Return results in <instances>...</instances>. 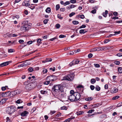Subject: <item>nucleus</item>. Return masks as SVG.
Returning <instances> with one entry per match:
<instances>
[{"mask_svg": "<svg viewBox=\"0 0 122 122\" xmlns=\"http://www.w3.org/2000/svg\"><path fill=\"white\" fill-rule=\"evenodd\" d=\"M74 76L75 74L73 73L70 74L69 75L64 76L61 80L71 81L73 79Z\"/></svg>", "mask_w": 122, "mask_h": 122, "instance_id": "obj_1", "label": "nucleus"}, {"mask_svg": "<svg viewBox=\"0 0 122 122\" xmlns=\"http://www.w3.org/2000/svg\"><path fill=\"white\" fill-rule=\"evenodd\" d=\"M16 108L14 106L7 107L6 109V112L9 114H11L15 111Z\"/></svg>", "mask_w": 122, "mask_h": 122, "instance_id": "obj_2", "label": "nucleus"}, {"mask_svg": "<svg viewBox=\"0 0 122 122\" xmlns=\"http://www.w3.org/2000/svg\"><path fill=\"white\" fill-rule=\"evenodd\" d=\"M35 87L34 83H30L26 85L25 86V89L29 91L33 89Z\"/></svg>", "mask_w": 122, "mask_h": 122, "instance_id": "obj_3", "label": "nucleus"}, {"mask_svg": "<svg viewBox=\"0 0 122 122\" xmlns=\"http://www.w3.org/2000/svg\"><path fill=\"white\" fill-rule=\"evenodd\" d=\"M62 87L60 85H54L52 89L54 92H59V91L61 90Z\"/></svg>", "mask_w": 122, "mask_h": 122, "instance_id": "obj_4", "label": "nucleus"}, {"mask_svg": "<svg viewBox=\"0 0 122 122\" xmlns=\"http://www.w3.org/2000/svg\"><path fill=\"white\" fill-rule=\"evenodd\" d=\"M80 61H79L78 60L76 59L73 60L69 64L71 66H72V65H75L76 64H78Z\"/></svg>", "mask_w": 122, "mask_h": 122, "instance_id": "obj_5", "label": "nucleus"}, {"mask_svg": "<svg viewBox=\"0 0 122 122\" xmlns=\"http://www.w3.org/2000/svg\"><path fill=\"white\" fill-rule=\"evenodd\" d=\"M68 98L71 101H75V97L74 93V94L70 95L68 97Z\"/></svg>", "mask_w": 122, "mask_h": 122, "instance_id": "obj_6", "label": "nucleus"}, {"mask_svg": "<svg viewBox=\"0 0 122 122\" xmlns=\"http://www.w3.org/2000/svg\"><path fill=\"white\" fill-rule=\"evenodd\" d=\"M74 95L75 97V101H77L80 99L81 95L79 93L76 92L74 93Z\"/></svg>", "mask_w": 122, "mask_h": 122, "instance_id": "obj_7", "label": "nucleus"}, {"mask_svg": "<svg viewBox=\"0 0 122 122\" xmlns=\"http://www.w3.org/2000/svg\"><path fill=\"white\" fill-rule=\"evenodd\" d=\"M10 92H8L5 93H2L1 94V96L4 97H7L10 96Z\"/></svg>", "mask_w": 122, "mask_h": 122, "instance_id": "obj_8", "label": "nucleus"}, {"mask_svg": "<svg viewBox=\"0 0 122 122\" xmlns=\"http://www.w3.org/2000/svg\"><path fill=\"white\" fill-rule=\"evenodd\" d=\"M59 97L61 98H63L64 97V92L63 90H61L59 92Z\"/></svg>", "mask_w": 122, "mask_h": 122, "instance_id": "obj_9", "label": "nucleus"}, {"mask_svg": "<svg viewBox=\"0 0 122 122\" xmlns=\"http://www.w3.org/2000/svg\"><path fill=\"white\" fill-rule=\"evenodd\" d=\"M10 61H8L3 62L0 64V66L2 67H3L8 65L10 63Z\"/></svg>", "mask_w": 122, "mask_h": 122, "instance_id": "obj_10", "label": "nucleus"}, {"mask_svg": "<svg viewBox=\"0 0 122 122\" xmlns=\"http://www.w3.org/2000/svg\"><path fill=\"white\" fill-rule=\"evenodd\" d=\"M28 113H29L28 112L26 111H25L24 112L21 113L20 114V115L22 116L25 117L26 116H27V115Z\"/></svg>", "mask_w": 122, "mask_h": 122, "instance_id": "obj_11", "label": "nucleus"}, {"mask_svg": "<svg viewBox=\"0 0 122 122\" xmlns=\"http://www.w3.org/2000/svg\"><path fill=\"white\" fill-rule=\"evenodd\" d=\"M106 47H97V48L98 49L97 51H102L104 50L105 49H106Z\"/></svg>", "mask_w": 122, "mask_h": 122, "instance_id": "obj_12", "label": "nucleus"}, {"mask_svg": "<svg viewBox=\"0 0 122 122\" xmlns=\"http://www.w3.org/2000/svg\"><path fill=\"white\" fill-rule=\"evenodd\" d=\"M87 31L86 30H85L81 29L80 30L79 33L80 34H84Z\"/></svg>", "mask_w": 122, "mask_h": 122, "instance_id": "obj_13", "label": "nucleus"}, {"mask_svg": "<svg viewBox=\"0 0 122 122\" xmlns=\"http://www.w3.org/2000/svg\"><path fill=\"white\" fill-rule=\"evenodd\" d=\"M23 4L24 5H25L26 6H30V4L29 3L26 2H23Z\"/></svg>", "mask_w": 122, "mask_h": 122, "instance_id": "obj_14", "label": "nucleus"}, {"mask_svg": "<svg viewBox=\"0 0 122 122\" xmlns=\"http://www.w3.org/2000/svg\"><path fill=\"white\" fill-rule=\"evenodd\" d=\"M112 92L113 93H115L117 92L118 91V89L117 88H114L112 89Z\"/></svg>", "mask_w": 122, "mask_h": 122, "instance_id": "obj_15", "label": "nucleus"}, {"mask_svg": "<svg viewBox=\"0 0 122 122\" xmlns=\"http://www.w3.org/2000/svg\"><path fill=\"white\" fill-rule=\"evenodd\" d=\"M97 47H95L90 50V52H92L97 51Z\"/></svg>", "mask_w": 122, "mask_h": 122, "instance_id": "obj_16", "label": "nucleus"}, {"mask_svg": "<svg viewBox=\"0 0 122 122\" xmlns=\"http://www.w3.org/2000/svg\"><path fill=\"white\" fill-rule=\"evenodd\" d=\"M41 93L42 94H47V91L41 90L40 91Z\"/></svg>", "mask_w": 122, "mask_h": 122, "instance_id": "obj_17", "label": "nucleus"}, {"mask_svg": "<svg viewBox=\"0 0 122 122\" xmlns=\"http://www.w3.org/2000/svg\"><path fill=\"white\" fill-rule=\"evenodd\" d=\"M100 105L99 103H97L93 105L92 106L93 107V108H96L98 107Z\"/></svg>", "mask_w": 122, "mask_h": 122, "instance_id": "obj_18", "label": "nucleus"}, {"mask_svg": "<svg viewBox=\"0 0 122 122\" xmlns=\"http://www.w3.org/2000/svg\"><path fill=\"white\" fill-rule=\"evenodd\" d=\"M5 102V99L3 98L0 101V104H2L4 103Z\"/></svg>", "mask_w": 122, "mask_h": 122, "instance_id": "obj_19", "label": "nucleus"}, {"mask_svg": "<svg viewBox=\"0 0 122 122\" xmlns=\"http://www.w3.org/2000/svg\"><path fill=\"white\" fill-rule=\"evenodd\" d=\"M108 13V11L107 10H106L105 11V12H104L103 13V16L105 17H106L107 16V14Z\"/></svg>", "mask_w": 122, "mask_h": 122, "instance_id": "obj_20", "label": "nucleus"}, {"mask_svg": "<svg viewBox=\"0 0 122 122\" xmlns=\"http://www.w3.org/2000/svg\"><path fill=\"white\" fill-rule=\"evenodd\" d=\"M84 112L82 111H78L77 112V115H78L83 114Z\"/></svg>", "mask_w": 122, "mask_h": 122, "instance_id": "obj_21", "label": "nucleus"}, {"mask_svg": "<svg viewBox=\"0 0 122 122\" xmlns=\"http://www.w3.org/2000/svg\"><path fill=\"white\" fill-rule=\"evenodd\" d=\"M20 99H19L17 100L16 103L17 104H20L23 102Z\"/></svg>", "mask_w": 122, "mask_h": 122, "instance_id": "obj_22", "label": "nucleus"}, {"mask_svg": "<svg viewBox=\"0 0 122 122\" xmlns=\"http://www.w3.org/2000/svg\"><path fill=\"white\" fill-rule=\"evenodd\" d=\"M47 72V70L46 69L43 68L42 73L43 74L46 73Z\"/></svg>", "mask_w": 122, "mask_h": 122, "instance_id": "obj_23", "label": "nucleus"}, {"mask_svg": "<svg viewBox=\"0 0 122 122\" xmlns=\"http://www.w3.org/2000/svg\"><path fill=\"white\" fill-rule=\"evenodd\" d=\"M53 79L54 78H53L52 75H50L48 76L47 78V79L49 80Z\"/></svg>", "mask_w": 122, "mask_h": 122, "instance_id": "obj_24", "label": "nucleus"}, {"mask_svg": "<svg viewBox=\"0 0 122 122\" xmlns=\"http://www.w3.org/2000/svg\"><path fill=\"white\" fill-rule=\"evenodd\" d=\"M46 12L48 13H49L51 11V9L49 7L47 8L46 10Z\"/></svg>", "mask_w": 122, "mask_h": 122, "instance_id": "obj_25", "label": "nucleus"}, {"mask_svg": "<svg viewBox=\"0 0 122 122\" xmlns=\"http://www.w3.org/2000/svg\"><path fill=\"white\" fill-rule=\"evenodd\" d=\"M96 90L97 91H99L100 90V88L98 86H96L95 87Z\"/></svg>", "mask_w": 122, "mask_h": 122, "instance_id": "obj_26", "label": "nucleus"}, {"mask_svg": "<svg viewBox=\"0 0 122 122\" xmlns=\"http://www.w3.org/2000/svg\"><path fill=\"white\" fill-rule=\"evenodd\" d=\"M119 97H120L119 96H116L114 97L113 98H112V99L114 100H116L118 99V98H119Z\"/></svg>", "mask_w": 122, "mask_h": 122, "instance_id": "obj_27", "label": "nucleus"}, {"mask_svg": "<svg viewBox=\"0 0 122 122\" xmlns=\"http://www.w3.org/2000/svg\"><path fill=\"white\" fill-rule=\"evenodd\" d=\"M93 99V98L91 97H89L87 98H86L85 100L87 101H89L92 100Z\"/></svg>", "mask_w": 122, "mask_h": 122, "instance_id": "obj_28", "label": "nucleus"}, {"mask_svg": "<svg viewBox=\"0 0 122 122\" xmlns=\"http://www.w3.org/2000/svg\"><path fill=\"white\" fill-rule=\"evenodd\" d=\"M96 82V80L94 79H92L91 80V82L92 84H94Z\"/></svg>", "mask_w": 122, "mask_h": 122, "instance_id": "obj_29", "label": "nucleus"}, {"mask_svg": "<svg viewBox=\"0 0 122 122\" xmlns=\"http://www.w3.org/2000/svg\"><path fill=\"white\" fill-rule=\"evenodd\" d=\"M52 59L51 58H47L45 60V62H48L52 61Z\"/></svg>", "mask_w": 122, "mask_h": 122, "instance_id": "obj_30", "label": "nucleus"}, {"mask_svg": "<svg viewBox=\"0 0 122 122\" xmlns=\"http://www.w3.org/2000/svg\"><path fill=\"white\" fill-rule=\"evenodd\" d=\"M37 51V50H35V51H33L32 52H30L29 53H28L27 54H26L25 55V56H28L30 54H32L34 53L36 51Z\"/></svg>", "mask_w": 122, "mask_h": 122, "instance_id": "obj_31", "label": "nucleus"}, {"mask_svg": "<svg viewBox=\"0 0 122 122\" xmlns=\"http://www.w3.org/2000/svg\"><path fill=\"white\" fill-rule=\"evenodd\" d=\"M114 63L115 64L117 65H119L120 64V62L118 61H115L114 62Z\"/></svg>", "mask_w": 122, "mask_h": 122, "instance_id": "obj_32", "label": "nucleus"}, {"mask_svg": "<svg viewBox=\"0 0 122 122\" xmlns=\"http://www.w3.org/2000/svg\"><path fill=\"white\" fill-rule=\"evenodd\" d=\"M72 23L74 25H77L79 23V22L78 21L74 20L72 21Z\"/></svg>", "mask_w": 122, "mask_h": 122, "instance_id": "obj_33", "label": "nucleus"}, {"mask_svg": "<svg viewBox=\"0 0 122 122\" xmlns=\"http://www.w3.org/2000/svg\"><path fill=\"white\" fill-rule=\"evenodd\" d=\"M15 51V50L14 49H10L8 50V52L9 53H11L12 52H14Z\"/></svg>", "mask_w": 122, "mask_h": 122, "instance_id": "obj_34", "label": "nucleus"}, {"mask_svg": "<svg viewBox=\"0 0 122 122\" xmlns=\"http://www.w3.org/2000/svg\"><path fill=\"white\" fill-rule=\"evenodd\" d=\"M118 71L120 73L122 72V68L121 67H119L118 68Z\"/></svg>", "mask_w": 122, "mask_h": 122, "instance_id": "obj_35", "label": "nucleus"}, {"mask_svg": "<svg viewBox=\"0 0 122 122\" xmlns=\"http://www.w3.org/2000/svg\"><path fill=\"white\" fill-rule=\"evenodd\" d=\"M60 8V5L59 4L57 5L56 6V10H58Z\"/></svg>", "mask_w": 122, "mask_h": 122, "instance_id": "obj_36", "label": "nucleus"}, {"mask_svg": "<svg viewBox=\"0 0 122 122\" xmlns=\"http://www.w3.org/2000/svg\"><path fill=\"white\" fill-rule=\"evenodd\" d=\"M16 93L17 94H19L21 93V91L20 90H16Z\"/></svg>", "mask_w": 122, "mask_h": 122, "instance_id": "obj_37", "label": "nucleus"}, {"mask_svg": "<svg viewBox=\"0 0 122 122\" xmlns=\"http://www.w3.org/2000/svg\"><path fill=\"white\" fill-rule=\"evenodd\" d=\"M75 14V13L72 12L69 15V16L70 17H71L73 15H74Z\"/></svg>", "mask_w": 122, "mask_h": 122, "instance_id": "obj_38", "label": "nucleus"}, {"mask_svg": "<svg viewBox=\"0 0 122 122\" xmlns=\"http://www.w3.org/2000/svg\"><path fill=\"white\" fill-rule=\"evenodd\" d=\"M72 119L71 117L69 118L66 120L65 121V122H69Z\"/></svg>", "mask_w": 122, "mask_h": 122, "instance_id": "obj_39", "label": "nucleus"}, {"mask_svg": "<svg viewBox=\"0 0 122 122\" xmlns=\"http://www.w3.org/2000/svg\"><path fill=\"white\" fill-rule=\"evenodd\" d=\"M94 65L97 68H99L100 67V65L98 64H94Z\"/></svg>", "mask_w": 122, "mask_h": 122, "instance_id": "obj_40", "label": "nucleus"}, {"mask_svg": "<svg viewBox=\"0 0 122 122\" xmlns=\"http://www.w3.org/2000/svg\"><path fill=\"white\" fill-rule=\"evenodd\" d=\"M70 2L69 1H67L64 3V5L66 6V5H69L70 4Z\"/></svg>", "mask_w": 122, "mask_h": 122, "instance_id": "obj_41", "label": "nucleus"}, {"mask_svg": "<svg viewBox=\"0 0 122 122\" xmlns=\"http://www.w3.org/2000/svg\"><path fill=\"white\" fill-rule=\"evenodd\" d=\"M50 83V81H46L44 82V85H48Z\"/></svg>", "mask_w": 122, "mask_h": 122, "instance_id": "obj_42", "label": "nucleus"}, {"mask_svg": "<svg viewBox=\"0 0 122 122\" xmlns=\"http://www.w3.org/2000/svg\"><path fill=\"white\" fill-rule=\"evenodd\" d=\"M60 25L59 24H56L55 25V27L57 29H59L60 27Z\"/></svg>", "mask_w": 122, "mask_h": 122, "instance_id": "obj_43", "label": "nucleus"}, {"mask_svg": "<svg viewBox=\"0 0 122 122\" xmlns=\"http://www.w3.org/2000/svg\"><path fill=\"white\" fill-rule=\"evenodd\" d=\"M86 27V25H83L79 27L78 29H81L82 28H85Z\"/></svg>", "mask_w": 122, "mask_h": 122, "instance_id": "obj_44", "label": "nucleus"}, {"mask_svg": "<svg viewBox=\"0 0 122 122\" xmlns=\"http://www.w3.org/2000/svg\"><path fill=\"white\" fill-rule=\"evenodd\" d=\"M70 2L71 3H75L76 2V0H71Z\"/></svg>", "mask_w": 122, "mask_h": 122, "instance_id": "obj_45", "label": "nucleus"}, {"mask_svg": "<svg viewBox=\"0 0 122 122\" xmlns=\"http://www.w3.org/2000/svg\"><path fill=\"white\" fill-rule=\"evenodd\" d=\"M28 71L30 72H32L33 71V69L32 67L29 68L28 69Z\"/></svg>", "mask_w": 122, "mask_h": 122, "instance_id": "obj_46", "label": "nucleus"}, {"mask_svg": "<svg viewBox=\"0 0 122 122\" xmlns=\"http://www.w3.org/2000/svg\"><path fill=\"white\" fill-rule=\"evenodd\" d=\"M90 87L91 89L92 90H94L95 88V86H94L92 85H91L90 86Z\"/></svg>", "mask_w": 122, "mask_h": 122, "instance_id": "obj_47", "label": "nucleus"}, {"mask_svg": "<svg viewBox=\"0 0 122 122\" xmlns=\"http://www.w3.org/2000/svg\"><path fill=\"white\" fill-rule=\"evenodd\" d=\"M48 20H49L48 19H46L44 20L43 21L44 23L45 24H46Z\"/></svg>", "mask_w": 122, "mask_h": 122, "instance_id": "obj_48", "label": "nucleus"}, {"mask_svg": "<svg viewBox=\"0 0 122 122\" xmlns=\"http://www.w3.org/2000/svg\"><path fill=\"white\" fill-rule=\"evenodd\" d=\"M35 6H29L28 7L29 8H30L32 10H33L35 8Z\"/></svg>", "mask_w": 122, "mask_h": 122, "instance_id": "obj_49", "label": "nucleus"}, {"mask_svg": "<svg viewBox=\"0 0 122 122\" xmlns=\"http://www.w3.org/2000/svg\"><path fill=\"white\" fill-rule=\"evenodd\" d=\"M93 55L91 53L89 54L88 55V57L89 58H91L92 56Z\"/></svg>", "mask_w": 122, "mask_h": 122, "instance_id": "obj_50", "label": "nucleus"}, {"mask_svg": "<svg viewBox=\"0 0 122 122\" xmlns=\"http://www.w3.org/2000/svg\"><path fill=\"white\" fill-rule=\"evenodd\" d=\"M60 38H64L66 37V36L64 35H61L59 36Z\"/></svg>", "mask_w": 122, "mask_h": 122, "instance_id": "obj_51", "label": "nucleus"}, {"mask_svg": "<svg viewBox=\"0 0 122 122\" xmlns=\"http://www.w3.org/2000/svg\"><path fill=\"white\" fill-rule=\"evenodd\" d=\"M41 39L40 38H39L38 39L37 41V42L38 43H41Z\"/></svg>", "mask_w": 122, "mask_h": 122, "instance_id": "obj_52", "label": "nucleus"}, {"mask_svg": "<svg viewBox=\"0 0 122 122\" xmlns=\"http://www.w3.org/2000/svg\"><path fill=\"white\" fill-rule=\"evenodd\" d=\"M122 106V102L118 103L117 106V107H119L121 106Z\"/></svg>", "mask_w": 122, "mask_h": 122, "instance_id": "obj_53", "label": "nucleus"}, {"mask_svg": "<svg viewBox=\"0 0 122 122\" xmlns=\"http://www.w3.org/2000/svg\"><path fill=\"white\" fill-rule=\"evenodd\" d=\"M96 9H94L92 10L91 11V13L92 14H95L96 13Z\"/></svg>", "mask_w": 122, "mask_h": 122, "instance_id": "obj_54", "label": "nucleus"}, {"mask_svg": "<svg viewBox=\"0 0 122 122\" xmlns=\"http://www.w3.org/2000/svg\"><path fill=\"white\" fill-rule=\"evenodd\" d=\"M115 35H116L115 34H110L108 36H107V38L113 36H115Z\"/></svg>", "mask_w": 122, "mask_h": 122, "instance_id": "obj_55", "label": "nucleus"}, {"mask_svg": "<svg viewBox=\"0 0 122 122\" xmlns=\"http://www.w3.org/2000/svg\"><path fill=\"white\" fill-rule=\"evenodd\" d=\"M13 91L10 92V96L11 97H12L13 96H14L15 95L14 94V93H13Z\"/></svg>", "mask_w": 122, "mask_h": 122, "instance_id": "obj_56", "label": "nucleus"}, {"mask_svg": "<svg viewBox=\"0 0 122 122\" xmlns=\"http://www.w3.org/2000/svg\"><path fill=\"white\" fill-rule=\"evenodd\" d=\"M19 42L20 44L23 43L24 41L23 40H20L18 41Z\"/></svg>", "mask_w": 122, "mask_h": 122, "instance_id": "obj_57", "label": "nucleus"}, {"mask_svg": "<svg viewBox=\"0 0 122 122\" xmlns=\"http://www.w3.org/2000/svg\"><path fill=\"white\" fill-rule=\"evenodd\" d=\"M70 8L71 9L74 8L76 6V5L72 4L70 5Z\"/></svg>", "mask_w": 122, "mask_h": 122, "instance_id": "obj_58", "label": "nucleus"}, {"mask_svg": "<svg viewBox=\"0 0 122 122\" xmlns=\"http://www.w3.org/2000/svg\"><path fill=\"white\" fill-rule=\"evenodd\" d=\"M61 109L62 110H67V108L66 107L63 106L61 107Z\"/></svg>", "mask_w": 122, "mask_h": 122, "instance_id": "obj_59", "label": "nucleus"}, {"mask_svg": "<svg viewBox=\"0 0 122 122\" xmlns=\"http://www.w3.org/2000/svg\"><path fill=\"white\" fill-rule=\"evenodd\" d=\"M94 109H91L89 110L88 112V113H92L93 112H94Z\"/></svg>", "mask_w": 122, "mask_h": 122, "instance_id": "obj_60", "label": "nucleus"}, {"mask_svg": "<svg viewBox=\"0 0 122 122\" xmlns=\"http://www.w3.org/2000/svg\"><path fill=\"white\" fill-rule=\"evenodd\" d=\"M117 56L119 57H120L122 56V53H117Z\"/></svg>", "mask_w": 122, "mask_h": 122, "instance_id": "obj_61", "label": "nucleus"}, {"mask_svg": "<svg viewBox=\"0 0 122 122\" xmlns=\"http://www.w3.org/2000/svg\"><path fill=\"white\" fill-rule=\"evenodd\" d=\"M56 112V111H51V114L52 115L54 114Z\"/></svg>", "mask_w": 122, "mask_h": 122, "instance_id": "obj_62", "label": "nucleus"}, {"mask_svg": "<svg viewBox=\"0 0 122 122\" xmlns=\"http://www.w3.org/2000/svg\"><path fill=\"white\" fill-rule=\"evenodd\" d=\"M75 93L73 90H71L70 91V95L74 94V93Z\"/></svg>", "mask_w": 122, "mask_h": 122, "instance_id": "obj_63", "label": "nucleus"}, {"mask_svg": "<svg viewBox=\"0 0 122 122\" xmlns=\"http://www.w3.org/2000/svg\"><path fill=\"white\" fill-rule=\"evenodd\" d=\"M79 16L81 19H83L84 18V16L83 15H80Z\"/></svg>", "mask_w": 122, "mask_h": 122, "instance_id": "obj_64", "label": "nucleus"}]
</instances>
